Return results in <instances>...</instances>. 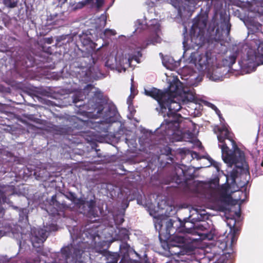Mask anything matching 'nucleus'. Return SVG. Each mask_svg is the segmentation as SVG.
<instances>
[{
    "mask_svg": "<svg viewBox=\"0 0 263 263\" xmlns=\"http://www.w3.org/2000/svg\"><path fill=\"white\" fill-rule=\"evenodd\" d=\"M180 83L182 87L180 96L178 97H173L167 91L168 98L163 102V107L165 109L162 112L160 110V106L156 108L159 115L166 118L164 119L160 126L156 129L155 134L153 135L154 137L156 136L155 144H164L168 142L167 140L172 142L183 140L182 133L179 129L182 117L177 112L182 108V105L193 102L196 98V93L194 88L191 87L194 84L190 82H187L186 85Z\"/></svg>",
    "mask_w": 263,
    "mask_h": 263,
    "instance_id": "obj_1",
    "label": "nucleus"
},
{
    "mask_svg": "<svg viewBox=\"0 0 263 263\" xmlns=\"http://www.w3.org/2000/svg\"><path fill=\"white\" fill-rule=\"evenodd\" d=\"M45 205V210L48 213L49 218H52V223L44 226V228H30V230L22 229L18 226H14L13 228L9 226L0 227V238L3 236L13 237L17 240L20 248H23L26 245L29 246L30 242L33 247L39 248L46 240L50 232L58 230L56 224V216L60 215V212L64 210L71 208L65 202L62 203L57 200L56 195H53L51 199H47Z\"/></svg>",
    "mask_w": 263,
    "mask_h": 263,
    "instance_id": "obj_2",
    "label": "nucleus"
},
{
    "mask_svg": "<svg viewBox=\"0 0 263 263\" xmlns=\"http://www.w3.org/2000/svg\"><path fill=\"white\" fill-rule=\"evenodd\" d=\"M227 124L218 128V146L221 149L222 158L229 165L234 167L226 176L227 182L230 188L236 185V179L241 174L249 173V165L246 161L244 153L237 146L233 139V134L228 129Z\"/></svg>",
    "mask_w": 263,
    "mask_h": 263,
    "instance_id": "obj_3",
    "label": "nucleus"
},
{
    "mask_svg": "<svg viewBox=\"0 0 263 263\" xmlns=\"http://www.w3.org/2000/svg\"><path fill=\"white\" fill-rule=\"evenodd\" d=\"M69 231L73 240L72 243L62 248L52 263H82L83 253L90 246H96V238L99 237L97 228H88L79 231L78 227H74Z\"/></svg>",
    "mask_w": 263,
    "mask_h": 263,
    "instance_id": "obj_4",
    "label": "nucleus"
},
{
    "mask_svg": "<svg viewBox=\"0 0 263 263\" xmlns=\"http://www.w3.org/2000/svg\"><path fill=\"white\" fill-rule=\"evenodd\" d=\"M88 110L93 113L96 118H100L102 120L98 123L97 127L99 132H108L111 123L115 122L117 120L118 111L115 105H110L104 103L103 93L100 91H96L93 97L88 101L87 104Z\"/></svg>",
    "mask_w": 263,
    "mask_h": 263,
    "instance_id": "obj_5",
    "label": "nucleus"
},
{
    "mask_svg": "<svg viewBox=\"0 0 263 263\" xmlns=\"http://www.w3.org/2000/svg\"><path fill=\"white\" fill-rule=\"evenodd\" d=\"M154 218L155 227L159 232L160 240L162 237H164L165 239L171 238V236L176 233H183L182 220L180 218L170 219L163 216Z\"/></svg>",
    "mask_w": 263,
    "mask_h": 263,
    "instance_id": "obj_6",
    "label": "nucleus"
},
{
    "mask_svg": "<svg viewBox=\"0 0 263 263\" xmlns=\"http://www.w3.org/2000/svg\"><path fill=\"white\" fill-rule=\"evenodd\" d=\"M64 195L72 202V209L73 210L86 215L90 218L98 216V211L94 197L93 198L86 200L84 198H77L76 194L71 192H66Z\"/></svg>",
    "mask_w": 263,
    "mask_h": 263,
    "instance_id": "obj_7",
    "label": "nucleus"
},
{
    "mask_svg": "<svg viewBox=\"0 0 263 263\" xmlns=\"http://www.w3.org/2000/svg\"><path fill=\"white\" fill-rule=\"evenodd\" d=\"M229 239L228 237L224 236L216 237V239L214 238L211 243L212 248L209 249L210 251L206 250L203 260H209V263H219L221 253L227 248Z\"/></svg>",
    "mask_w": 263,
    "mask_h": 263,
    "instance_id": "obj_8",
    "label": "nucleus"
},
{
    "mask_svg": "<svg viewBox=\"0 0 263 263\" xmlns=\"http://www.w3.org/2000/svg\"><path fill=\"white\" fill-rule=\"evenodd\" d=\"M170 242V252L173 254L180 256L186 255L183 259L190 260V255L192 253V250L187 247L185 238L181 235L173 236Z\"/></svg>",
    "mask_w": 263,
    "mask_h": 263,
    "instance_id": "obj_9",
    "label": "nucleus"
},
{
    "mask_svg": "<svg viewBox=\"0 0 263 263\" xmlns=\"http://www.w3.org/2000/svg\"><path fill=\"white\" fill-rule=\"evenodd\" d=\"M149 23V24H144L141 20H138L135 22V26L136 29L135 32H140L141 30L148 28L151 31L153 32L154 34L148 39L147 45L151 44L154 45L156 43H160L161 39L158 34L160 30V25L158 21L156 19H153L150 21Z\"/></svg>",
    "mask_w": 263,
    "mask_h": 263,
    "instance_id": "obj_10",
    "label": "nucleus"
},
{
    "mask_svg": "<svg viewBox=\"0 0 263 263\" xmlns=\"http://www.w3.org/2000/svg\"><path fill=\"white\" fill-rule=\"evenodd\" d=\"M231 27L229 17L226 15L221 14L220 27L216 30L215 40L219 41H226L229 36Z\"/></svg>",
    "mask_w": 263,
    "mask_h": 263,
    "instance_id": "obj_11",
    "label": "nucleus"
},
{
    "mask_svg": "<svg viewBox=\"0 0 263 263\" xmlns=\"http://www.w3.org/2000/svg\"><path fill=\"white\" fill-rule=\"evenodd\" d=\"M144 94L146 96L151 97L157 101L159 106H160V110L163 112V110L165 109V108L163 107V102H164V100L168 98L167 95V91L163 92L155 87L144 88Z\"/></svg>",
    "mask_w": 263,
    "mask_h": 263,
    "instance_id": "obj_12",
    "label": "nucleus"
},
{
    "mask_svg": "<svg viewBox=\"0 0 263 263\" xmlns=\"http://www.w3.org/2000/svg\"><path fill=\"white\" fill-rule=\"evenodd\" d=\"M206 76L212 81H221L229 77V69L224 67L217 66L213 68L212 70H208Z\"/></svg>",
    "mask_w": 263,
    "mask_h": 263,
    "instance_id": "obj_13",
    "label": "nucleus"
},
{
    "mask_svg": "<svg viewBox=\"0 0 263 263\" xmlns=\"http://www.w3.org/2000/svg\"><path fill=\"white\" fill-rule=\"evenodd\" d=\"M206 27V21L204 19H198L193 23L191 30V37L192 42L195 38L201 39Z\"/></svg>",
    "mask_w": 263,
    "mask_h": 263,
    "instance_id": "obj_14",
    "label": "nucleus"
},
{
    "mask_svg": "<svg viewBox=\"0 0 263 263\" xmlns=\"http://www.w3.org/2000/svg\"><path fill=\"white\" fill-rule=\"evenodd\" d=\"M185 2L179 8V13L181 16L190 17L196 8V6L202 0H184Z\"/></svg>",
    "mask_w": 263,
    "mask_h": 263,
    "instance_id": "obj_15",
    "label": "nucleus"
},
{
    "mask_svg": "<svg viewBox=\"0 0 263 263\" xmlns=\"http://www.w3.org/2000/svg\"><path fill=\"white\" fill-rule=\"evenodd\" d=\"M254 59V56H252L251 58L248 57L247 59L239 61L238 63L242 72L249 73L255 70L257 65Z\"/></svg>",
    "mask_w": 263,
    "mask_h": 263,
    "instance_id": "obj_16",
    "label": "nucleus"
},
{
    "mask_svg": "<svg viewBox=\"0 0 263 263\" xmlns=\"http://www.w3.org/2000/svg\"><path fill=\"white\" fill-rule=\"evenodd\" d=\"M4 196L19 198V196L15 193V189L13 185H0V199Z\"/></svg>",
    "mask_w": 263,
    "mask_h": 263,
    "instance_id": "obj_17",
    "label": "nucleus"
},
{
    "mask_svg": "<svg viewBox=\"0 0 263 263\" xmlns=\"http://www.w3.org/2000/svg\"><path fill=\"white\" fill-rule=\"evenodd\" d=\"M231 201L232 199L230 197H222L218 201L219 210L225 213L230 212Z\"/></svg>",
    "mask_w": 263,
    "mask_h": 263,
    "instance_id": "obj_18",
    "label": "nucleus"
},
{
    "mask_svg": "<svg viewBox=\"0 0 263 263\" xmlns=\"http://www.w3.org/2000/svg\"><path fill=\"white\" fill-rule=\"evenodd\" d=\"M196 223L190 217L182 220L183 233H192L194 232Z\"/></svg>",
    "mask_w": 263,
    "mask_h": 263,
    "instance_id": "obj_19",
    "label": "nucleus"
},
{
    "mask_svg": "<svg viewBox=\"0 0 263 263\" xmlns=\"http://www.w3.org/2000/svg\"><path fill=\"white\" fill-rule=\"evenodd\" d=\"M196 65L200 71H204L209 67L208 57L205 54L199 55L196 59Z\"/></svg>",
    "mask_w": 263,
    "mask_h": 263,
    "instance_id": "obj_20",
    "label": "nucleus"
},
{
    "mask_svg": "<svg viewBox=\"0 0 263 263\" xmlns=\"http://www.w3.org/2000/svg\"><path fill=\"white\" fill-rule=\"evenodd\" d=\"M237 57V53H234L228 57L223 59L222 61V66L221 67H224L229 69V72L231 70H235L232 68L233 65L235 63L236 59Z\"/></svg>",
    "mask_w": 263,
    "mask_h": 263,
    "instance_id": "obj_21",
    "label": "nucleus"
},
{
    "mask_svg": "<svg viewBox=\"0 0 263 263\" xmlns=\"http://www.w3.org/2000/svg\"><path fill=\"white\" fill-rule=\"evenodd\" d=\"M202 223H196L194 232L196 231L197 233H198L199 235H205V237L209 239H214L215 237L212 236L211 234L207 233H201L199 232V231H204L206 229L207 223L204 221H202Z\"/></svg>",
    "mask_w": 263,
    "mask_h": 263,
    "instance_id": "obj_22",
    "label": "nucleus"
},
{
    "mask_svg": "<svg viewBox=\"0 0 263 263\" xmlns=\"http://www.w3.org/2000/svg\"><path fill=\"white\" fill-rule=\"evenodd\" d=\"M23 64L26 67H32L34 64H36L35 59L30 53H25V57L23 59Z\"/></svg>",
    "mask_w": 263,
    "mask_h": 263,
    "instance_id": "obj_23",
    "label": "nucleus"
},
{
    "mask_svg": "<svg viewBox=\"0 0 263 263\" xmlns=\"http://www.w3.org/2000/svg\"><path fill=\"white\" fill-rule=\"evenodd\" d=\"M86 98L84 92L81 91L76 92L73 97V102L77 106L81 107L83 105L82 104H77L78 103L82 102Z\"/></svg>",
    "mask_w": 263,
    "mask_h": 263,
    "instance_id": "obj_24",
    "label": "nucleus"
},
{
    "mask_svg": "<svg viewBox=\"0 0 263 263\" xmlns=\"http://www.w3.org/2000/svg\"><path fill=\"white\" fill-rule=\"evenodd\" d=\"M195 213H193L191 215H190L189 217L192 219V220H193V221L195 223H196L197 222H200L204 221V219L205 218V215L204 213H199V212L197 210H194Z\"/></svg>",
    "mask_w": 263,
    "mask_h": 263,
    "instance_id": "obj_25",
    "label": "nucleus"
},
{
    "mask_svg": "<svg viewBox=\"0 0 263 263\" xmlns=\"http://www.w3.org/2000/svg\"><path fill=\"white\" fill-rule=\"evenodd\" d=\"M186 166L183 164H177L175 166V171L177 175L181 176L186 177Z\"/></svg>",
    "mask_w": 263,
    "mask_h": 263,
    "instance_id": "obj_26",
    "label": "nucleus"
},
{
    "mask_svg": "<svg viewBox=\"0 0 263 263\" xmlns=\"http://www.w3.org/2000/svg\"><path fill=\"white\" fill-rule=\"evenodd\" d=\"M12 197H5L4 196L0 199V202L3 203H7L9 205L10 207H11L14 210H18V207L16 205H14L13 204V202L11 200Z\"/></svg>",
    "mask_w": 263,
    "mask_h": 263,
    "instance_id": "obj_27",
    "label": "nucleus"
},
{
    "mask_svg": "<svg viewBox=\"0 0 263 263\" xmlns=\"http://www.w3.org/2000/svg\"><path fill=\"white\" fill-rule=\"evenodd\" d=\"M19 212V220L26 222L28 221V210L26 208H19L17 210Z\"/></svg>",
    "mask_w": 263,
    "mask_h": 263,
    "instance_id": "obj_28",
    "label": "nucleus"
},
{
    "mask_svg": "<svg viewBox=\"0 0 263 263\" xmlns=\"http://www.w3.org/2000/svg\"><path fill=\"white\" fill-rule=\"evenodd\" d=\"M257 53L258 54V60L261 63L263 64V41H258Z\"/></svg>",
    "mask_w": 263,
    "mask_h": 263,
    "instance_id": "obj_29",
    "label": "nucleus"
},
{
    "mask_svg": "<svg viewBox=\"0 0 263 263\" xmlns=\"http://www.w3.org/2000/svg\"><path fill=\"white\" fill-rule=\"evenodd\" d=\"M17 0H3V4L7 8H13L17 6Z\"/></svg>",
    "mask_w": 263,
    "mask_h": 263,
    "instance_id": "obj_30",
    "label": "nucleus"
},
{
    "mask_svg": "<svg viewBox=\"0 0 263 263\" xmlns=\"http://www.w3.org/2000/svg\"><path fill=\"white\" fill-rule=\"evenodd\" d=\"M79 38L81 42L83 45V46L89 45L92 43L91 39L87 35H80Z\"/></svg>",
    "mask_w": 263,
    "mask_h": 263,
    "instance_id": "obj_31",
    "label": "nucleus"
},
{
    "mask_svg": "<svg viewBox=\"0 0 263 263\" xmlns=\"http://www.w3.org/2000/svg\"><path fill=\"white\" fill-rule=\"evenodd\" d=\"M141 56L142 53H141V51L140 50L137 51L134 54V55H133L132 57H129L128 59L127 60L128 64L130 65L132 61L134 60L139 62V58L141 57Z\"/></svg>",
    "mask_w": 263,
    "mask_h": 263,
    "instance_id": "obj_32",
    "label": "nucleus"
},
{
    "mask_svg": "<svg viewBox=\"0 0 263 263\" xmlns=\"http://www.w3.org/2000/svg\"><path fill=\"white\" fill-rule=\"evenodd\" d=\"M124 215L123 214H120L116 216H114V220L116 226L121 224L124 221Z\"/></svg>",
    "mask_w": 263,
    "mask_h": 263,
    "instance_id": "obj_33",
    "label": "nucleus"
},
{
    "mask_svg": "<svg viewBox=\"0 0 263 263\" xmlns=\"http://www.w3.org/2000/svg\"><path fill=\"white\" fill-rule=\"evenodd\" d=\"M93 0H83L81 2H79L77 4V8L78 9L82 8L85 5L92 3Z\"/></svg>",
    "mask_w": 263,
    "mask_h": 263,
    "instance_id": "obj_34",
    "label": "nucleus"
},
{
    "mask_svg": "<svg viewBox=\"0 0 263 263\" xmlns=\"http://www.w3.org/2000/svg\"><path fill=\"white\" fill-rule=\"evenodd\" d=\"M236 220L233 218H228L227 224L230 227L231 231L234 229Z\"/></svg>",
    "mask_w": 263,
    "mask_h": 263,
    "instance_id": "obj_35",
    "label": "nucleus"
},
{
    "mask_svg": "<svg viewBox=\"0 0 263 263\" xmlns=\"http://www.w3.org/2000/svg\"><path fill=\"white\" fill-rule=\"evenodd\" d=\"M213 106H214V107L215 108V112H216V113L217 114V115L218 116V117L219 118V119H220V123H221V126L223 124H226L224 123V119L222 117V115H221V114L220 113V111L217 108V107L216 106L213 105Z\"/></svg>",
    "mask_w": 263,
    "mask_h": 263,
    "instance_id": "obj_36",
    "label": "nucleus"
},
{
    "mask_svg": "<svg viewBox=\"0 0 263 263\" xmlns=\"http://www.w3.org/2000/svg\"><path fill=\"white\" fill-rule=\"evenodd\" d=\"M104 34L105 36L114 35L116 34V32L115 30L106 29L104 31Z\"/></svg>",
    "mask_w": 263,
    "mask_h": 263,
    "instance_id": "obj_37",
    "label": "nucleus"
},
{
    "mask_svg": "<svg viewBox=\"0 0 263 263\" xmlns=\"http://www.w3.org/2000/svg\"><path fill=\"white\" fill-rule=\"evenodd\" d=\"M100 19L102 21V23L101 24V26H102L104 27L106 24V16L104 14H102L100 16Z\"/></svg>",
    "mask_w": 263,
    "mask_h": 263,
    "instance_id": "obj_38",
    "label": "nucleus"
},
{
    "mask_svg": "<svg viewBox=\"0 0 263 263\" xmlns=\"http://www.w3.org/2000/svg\"><path fill=\"white\" fill-rule=\"evenodd\" d=\"M96 6L98 8L101 7L104 4V0H96Z\"/></svg>",
    "mask_w": 263,
    "mask_h": 263,
    "instance_id": "obj_39",
    "label": "nucleus"
},
{
    "mask_svg": "<svg viewBox=\"0 0 263 263\" xmlns=\"http://www.w3.org/2000/svg\"><path fill=\"white\" fill-rule=\"evenodd\" d=\"M231 241H230V245L231 246L234 242L236 241V237L234 234H233L231 235Z\"/></svg>",
    "mask_w": 263,
    "mask_h": 263,
    "instance_id": "obj_40",
    "label": "nucleus"
},
{
    "mask_svg": "<svg viewBox=\"0 0 263 263\" xmlns=\"http://www.w3.org/2000/svg\"><path fill=\"white\" fill-rule=\"evenodd\" d=\"M5 210L4 208L0 205V217H2L5 214Z\"/></svg>",
    "mask_w": 263,
    "mask_h": 263,
    "instance_id": "obj_41",
    "label": "nucleus"
},
{
    "mask_svg": "<svg viewBox=\"0 0 263 263\" xmlns=\"http://www.w3.org/2000/svg\"><path fill=\"white\" fill-rule=\"evenodd\" d=\"M45 43L48 44H50L53 42V39L52 37L45 38Z\"/></svg>",
    "mask_w": 263,
    "mask_h": 263,
    "instance_id": "obj_42",
    "label": "nucleus"
},
{
    "mask_svg": "<svg viewBox=\"0 0 263 263\" xmlns=\"http://www.w3.org/2000/svg\"><path fill=\"white\" fill-rule=\"evenodd\" d=\"M120 232H122L123 233L124 238L127 236V231L125 229H122Z\"/></svg>",
    "mask_w": 263,
    "mask_h": 263,
    "instance_id": "obj_43",
    "label": "nucleus"
},
{
    "mask_svg": "<svg viewBox=\"0 0 263 263\" xmlns=\"http://www.w3.org/2000/svg\"><path fill=\"white\" fill-rule=\"evenodd\" d=\"M238 194L239 196H240V194H241V196L246 197V194L245 193H243L242 192H238Z\"/></svg>",
    "mask_w": 263,
    "mask_h": 263,
    "instance_id": "obj_44",
    "label": "nucleus"
},
{
    "mask_svg": "<svg viewBox=\"0 0 263 263\" xmlns=\"http://www.w3.org/2000/svg\"><path fill=\"white\" fill-rule=\"evenodd\" d=\"M127 104H129V105L130 104V103H131V96H130L128 97V98L127 99Z\"/></svg>",
    "mask_w": 263,
    "mask_h": 263,
    "instance_id": "obj_45",
    "label": "nucleus"
},
{
    "mask_svg": "<svg viewBox=\"0 0 263 263\" xmlns=\"http://www.w3.org/2000/svg\"><path fill=\"white\" fill-rule=\"evenodd\" d=\"M191 123H192V125L194 127V130H195V129H196V124H195V123H194L192 121H190Z\"/></svg>",
    "mask_w": 263,
    "mask_h": 263,
    "instance_id": "obj_46",
    "label": "nucleus"
},
{
    "mask_svg": "<svg viewBox=\"0 0 263 263\" xmlns=\"http://www.w3.org/2000/svg\"><path fill=\"white\" fill-rule=\"evenodd\" d=\"M63 38H64V36H59L57 38V40L58 42H60V41H62V40H63Z\"/></svg>",
    "mask_w": 263,
    "mask_h": 263,
    "instance_id": "obj_47",
    "label": "nucleus"
},
{
    "mask_svg": "<svg viewBox=\"0 0 263 263\" xmlns=\"http://www.w3.org/2000/svg\"><path fill=\"white\" fill-rule=\"evenodd\" d=\"M198 155V154L196 152H194L192 154V157H196Z\"/></svg>",
    "mask_w": 263,
    "mask_h": 263,
    "instance_id": "obj_48",
    "label": "nucleus"
},
{
    "mask_svg": "<svg viewBox=\"0 0 263 263\" xmlns=\"http://www.w3.org/2000/svg\"><path fill=\"white\" fill-rule=\"evenodd\" d=\"M134 86H133V85L132 84V86H131V87H130V91H131V93H134Z\"/></svg>",
    "mask_w": 263,
    "mask_h": 263,
    "instance_id": "obj_49",
    "label": "nucleus"
},
{
    "mask_svg": "<svg viewBox=\"0 0 263 263\" xmlns=\"http://www.w3.org/2000/svg\"><path fill=\"white\" fill-rule=\"evenodd\" d=\"M57 15H58L57 14H55L52 15H51V17H52V20H54V18H55V17L57 16Z\"/></svg>",
    "mask_w": 263,
    "mask_h": 263,
    "instance_id": "obj_50",
    "label": "nucleus"
},
{
    "mask_svg": "<svg viewBox=\"0 0 263 263\" xmlns=\"http://www.w3.org/2000/svg\"><path fill=\"white\" fill-rule=\"evenodd\" d=\"M235 214L238 217H239L240 216V212H236Z\"/></svg>",
    "mask_w": 263,
    "mask_h": 263,
    "instance_id": "obj_51",
    "label": "nucleus"
},
{
    "mask_svg": "<svg viewBox=\"0 0 263 263\" xmlns=\"http://www.w3.org/2000/svg\"><path fill=\"white\" fill-rule=\"evenodd\" d=\"M96 251L100 253H102L103 251L100 249H96Z\"/></svg>",
    "mask_w": 263,
    "mask_h": 263,
    "instance_id": "obj_52",
    "label": "nucleus"
},
{
    "mask_svg": "<svg viewBox=\"0 0 263 263\" xmlns=\"http://www.w3.org/2000/svg\"><path fill=\"white\" fill-rule=\"evenodd\" d=\"M236 200H240L241 202H243L244 200H245V199H241V197L239 198H237Z\"/></svg>",
    "mask_w": 263,
    "mask_h": 263,
    "instance_id": "obj_53",
    "label": "nucleus"
},
{
    "mask_svg": "<svg viewBox=\"0 0 263 263\" xmlns=\"http://www.w3.org/2000/svg\"><path fill=\"white\" fill-rule=\"evenodd\" d=\"M59 1L62 3H64L67 1V0H59Z\"/></svg>",
    "mask_w": 263,
    "mask_h": 263,
    "instance_id": "obj_54",
    "label": "nucleus"
},
{
    "mask_svg": "<svg viewBox=\"0 0 263 263\" xmlns=\"http://www.w3.org/2000/svg\"><path fill=\"white\" fill-rule=\"evenodd\" d=\"M117 261H118L117 259L115 258L111 263H117Z\"/></svg>",
    "mask_w": 263,
    "mask_h": 263,
    "instance_id": "obj_55",
    "label": "nucleus"
},
{
    "mask_svg": "<svg viewBox=\"0 0 263 263\" xmlns=\"http://www.w3.org/2000/svg\"><path fill=\"white\" fill-rule=\"evenodd\" d=\"M108 61H107V62H106V64H105V65H106V66H108Z\"/></svg>",
    "mask_w": 263,
    "mask_h": 263,
    "instance_id": "obj_56",
    "label": "nucleus"
},
{
    "mask_svg": "<svg viewBox=\"0 0 263 263\" xmlns=\"http://www.w3.org/2000/svg\"><path fill=\"white\" fill-rule=\"evenodd\" d=\"M211 105H212V108L215 110V108L214 107V106H213L214 105L213 104H211Z\"/></svg>",
    "mask_w": 263,
    "mask_h": 263,
    "instance_id": "obj_57",
    "label": "nucleus"
},
{
    "mask_svg": "<svg viewBox=\"0 0 263 263\" xmlns=\"http://www.w3.org/2000/svg\"><path fill=\"white\" fill-rule=\"evenodd\" d=\"M185 40H184V41H183V44L184 47H185Z\"/></svg>",
    "mask_w": 263,
    "mask_h": 263,
    "instance_id": "obj_58",
    "label": "nucleus"
},
{
    "mask_svg": "<svg viewBox=\"0 0 263 263\" xmlns=\"http://www.w3.org/2000/svg\"><path fill=\"white\" fill-rule=\"evenodd\" d=\"M134 252H135V253H136V254L138 255V254L136 253V252H135V251H134Z\"/></svg>",
    "mask_w": 263,
    "mask_h": 263,
    "instance_id": "obj_59",
    "label": "nucleus"
}]
</instances>
